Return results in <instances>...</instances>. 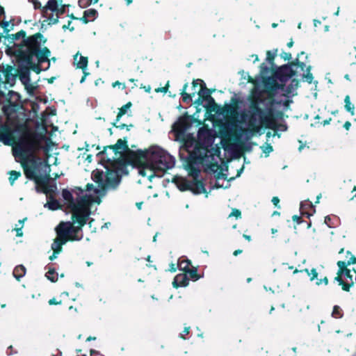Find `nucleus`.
I'll return each mask as SVG.
<instances>
[{"label": "nucleus", "mask_w": 356, "mask_h": 356, "mask_svg": "<svg viewBox=\"0 0 356 356\" xmlns=\"http://www.w3.org/2000/svg\"><path fill=\"white\" fill-rule=\"evenodd\" d=\"M191 191L195 194H201L206 193L205 185L202 180L195 179L192 182V189Z\"/></svg>", "instance_id": "24"}, {"label": "nucleus", "mask_w": 356, "mask_h": 356, "mask_svg": "<svg viewBox=\"0 0 356 356\" xmlns=\"http://www.w3.org/2000/svg\"><path fill=\"white\" fill-rule=\"evenodd\" d=\"M182 270H184L185 273H187V279H188V281L191 280L195 282L201 277V276L197 273L196 268L191 269L190 268H188V265H185L182 268Z\"/></svg>", "instance_id": "23"}, {"label": "nucleus", "mask_w": 356, "mask_h": 356, "mask_svg": "<svg viewBox=\"0 0 356 356\" xmlns=\"http://www.w3.org/2000/svg\"><path fill=\"white\" fill-rule=\"evenodd\" d=\"M26 271V268L23 265H18L14 268L13 274L15 279L19 281L20 278L25 275Z\"/></svg>", "instance_id": "31"}, {"label": "nucleus", "mask_w": 356, "mask_h": 356, "mask_svg": "<svg viewBox=\"0 0 356 356\" xmlns=\"http://www.w3.org/2000/svg\"><path fill=\"white\" fill-rule=\"evenodd\" d=\"M192 165L193 164L188 163V165L190 167V175L193 177L194 181H195V179H197L200 170L197 168L193 167Z\"/></svg>", "instance_id": "46"}, {"label": "nucleus", "mask_w": 356, "mask_h": 356, "mask_svg": "<svg viewBox=\"0 0 356 356\" xmlns=\"http://www.w3.org/2000/svg\"><path fill=\"white\" fill-rule=\"evenodd\" d=\"M192 125V118L187 113L181 116L173 125V131L177 136L184 135Z\"/></svg>", "instance_id": "14"}, {"label": "nucleus", "mask_w": 356, "mask_h": 356, "mask_svg": "<svg viewBox=\"0 0 356 356\" xmlns=\"http://www.w3.org/2000/svg\"><path fill=\"white\" fill-rule=\"evenodd\" d=\"M62 301V299L57 300L56 298H52L49 300V305H57L61 303Z\"/></svg>", "instance_id": "64"}, {"label": "nucleus", "mask_w": 356, "mask_h": 356, "mask_svg": "<svg viewBox=\"0 0 356 356\" xmlns=\"http://www.w3.org/2000/svg\"><path fill=\"white\" fill-rule=\"evenodd\" d=\"M69 6V4H63V0H48L44 10H49L51 13L48 14L47 19L44 22H47L50 26L58 24L60 16L66 13V8Z\"/></svg>", "instance_id": "8"}, {"label": "nucleus", "mask_w": 356, "mask_h": 356, "mask_svg": "<svg viewBox=\"0 0 356 356\" xmlns=\"http://www.w3.org/2000/svg\"><path fill=\"white\" fill-rule=\"evenodd\" d=\"M88 57L81 56L79 60L76 63L77 68L81 69L83 71L86 70L88 66Z\"/></svg>", "instance_id": "38"}, {"label": "nucleus", "mask_w": 356, "mask_h": 356, "mask_svg": "<svg viewBox=\"0 0 356 356\" xmlns=\"http://www.w3.org/2000/svg\"><path fill=\"white\" fill-rule=\"evenodd\" d=\"M301 61L299 60V58L298 57L294 60L290 62L288 65H291V67H293V66L299 65Z\"/></svg>", "instance_id": "63"}, {"label": "nucleus", "mask_w": 356, "mask_h": 356, "mask_svg": "<svg viewBox=\"0 0 356 356\" xmlns=\"http://www.w3.org/2000/svg\"><path fill=\"white\" fill-rule=\"evenodd\" d=\"M132 106V103L131 102H127L126 104L122 106L119 108V111L117 114V121H120L121 118L125 115L127 112V110Z\"/></svg>", "instance_id": "35"}, {"label": "nucleus", "mask_w": 356, "mask_h": 356, "mask_svg": "<svg viewBox=\"0 0 356 356\" xmlns=\"http://www.w3.org/2000/svg\"><path fill=\"white\" fill-rule=\"evenodd\" d=\"M335 216L334 218H332L330 216H327L325 217L324 222L327 225V226L330 228L334 227L336 226L335 225Z\"/></svg>", "instance_id": "44"}, {"label": "nucleus", "mask_w": 356, "mask_h": 356, "mask_svg": "<svg viewBox=\"0 0 356 356\" xmlns=\"http://www.w3.org/2000/svg\"><path fill=\"white\" fill-rule=\"evenodd\" d=\"M168 88H169V81L167 82V83L165 84V86L164 87L158 88L155 89V91L156 92H161L165 93V92H167Z\"/></svg>", "instance_id": "54"}, {"label": "nucleus", "mask_w": 356, "mask_h": 356, "mask_svg": "<svg viewBox=\"0 0 356 356\" xmlns=\"http://www.w3.org/2000/svg\"><path fill=\"white\" fill-rule=\"evenodd\" d=\"M149 170L154 173L161 172L162 175L175 166L173 156L158 147H151L149 152Z\"/></svg>", "instance_id": "5"}, {"label": "nucleus", "mask_w": 356, "mask_h": 356, "mask_svg": "<svg viewBox=\"0 0 356 356\" xmlns=\"http://www.w3.org/2000/svg\"><path fill=\"white\" fill-rule=\"evenodd\" d=\"M134 125L132 124H124V123H122V124H120L118 126V129H122L124 128H126V129L127 131H129L130 130V128L131 127H133Z\"/></svg>", "instance_id": "58"}, {"label": "nucleus", "mask_w": 356, "mask_h": 356, "mask_svg": "<svg viewBox=\"0 0 356 356\" xmlns=\"http://www.w3.org/2000/svg\"><path fill=\"white\" fill-rule=\"evenodd\" d=\"M277 55V49H275L273 50V51H266V60L270 63L271 65V67H274V60L275 58Z\"/></svg>", "instance_id": "36"}, {"label": "nucleus", "mask_w": 356, "mask_h": 356, "mask_svg": "<svg viewBox=\"0 0 356 356\" xmlns=\"http://www.w3.org/2000/svg\"><path fill=\"white\" fill-rule=\"evenodd\" d=\"M21 165L25 177L29 180L34 181L37 192H42L47 195L48 197H54L57 190V186L56 184H49V182L51 179L49 174L42 175L37 173L38 163L35 160L31 159L29 163L27 161H22Z\"/></svg>", "instance_id": "3"}, {"label": "nucleus", "mask_w": 356, "mask_h": 356, "mask_svg": "<svg viewBox=\"0 0 356 356\" xmlns=\"http://www.w3.org/2000/svg\"><path fill=\"white\" fill-rule=\"evenodd\" d=\"M222 147L227 149L229 146H232V141L237 142L240 140L241 134L236 130L226 129L220 131Z\"/></svg>", "instance_id": "16"}, {"label": "nucleus", "mask_w": 356, "mask_h": 356, "mask_svg": "<svg viewBox=\"0 0 356 356\" xmlns=\"http://www.w3.org/2000/svg\"><path fill=\"white\" fill-rule=\"evenodd\" d=\"M72 24V21H68L67 24H64L62 27V29L65 31L66 29H69L70 31H73L74 30V26H70Z\"/></svg>", "instance_id": "59"}, {"label": "nucleus", "mask_w": 356, "mask_h": 356, "mask_svg": "<svg viewBox=\"0 0 356 356\" xmlns=\"http://www.w3.org/2000/svg\"><path fill=\"white\" fill-rule=\"evenodd\" d=\"M296 74V72L288 64L279 67L273 73L274 77L282 83Z\"/></svg>", "instance_id": "17"}, {"label": "nucleus", "mask_w": 356, "mask_h": 356, "mask_svg": "<svg viewBox=\"0 0 356 356\" xmlns=\"http://www.w3.org/2000/svg\"><path fill=\"white\" fill-rule=\"evenodd\" d=\"M115 145H107V146H105L104 147V149L101 152H99L98 154H97V156H99L101 155L102 156V160L103 162L106 163V156H108L107 152H106V149H112L114 152H115V154L116 155L117 154L120 153V152L118 151V149L115 147Z\"/></svg>", "instance_id": "32"}, {"label": "nucleus", "mask_w": 356, "mask_h": 356, "mask_svg": "<svg viewBox=\"0 0 356 356\" xmlns=\"http://www.w3.org/2000/svg\"><path fill=\"white\" fill-rule=\"evenodd\" d=\"M196 92H193L192 93H187L186 92H180V95L182 97V101L184 103L189 104L192 102L193 97L195 96Z\"/></svg>", "instance_id": "42"}, {"label": "nucleus", "mask_w": 356, "mask_h": 356, "mask_svg": "<svg viewBox=\"0 0 356 356\" xmlns=\"http://www.w3.org/2000/svg\"><path fill=\"white\" fill-rule=\"evenodd\" d=\"M10 177L8 178L10 185H13L15 181L21 176V172L16 170H10L8 172Z\"/></svg>", "instance_id": "40"}, {"label": "nucleus", "mask_w": 356, "mask_h": 356, "mask_svg": "<svg viewBox=\"0 0 356 356\" xmlns=\"http://www.w3.org/2000/svg\"><path fill=\"white\" fill-rule=\"evenodd\" d=\"M105 168L106 171L104 179V192L109 187L115 188L120 181V176L118 174V170H114L111 166Z\"/></svg>", "instance_id": "15"}, {"label": "nucleus", "mask_w": 356, "mask_h": 356, "mask_svg": "<svg viewBox=\"0 0 356 356\" xmlns=\"http://www.w3.org/2000/svg\"><path fill=\"white\" fill-rule=\"evenodd\" d=\"M222 111L220 113L234 114L236 113V106L230 104H225V106L222 108Z\"/></svg>", "instance_id": "43"}, {"label": "nucleus", "mask_w": 356, "mask_h": 356, "mask_svg": "<svg viewBox=\"0 0 356 356\" xmlns=\"http://www.w3.org/2000/svg\"><path fill=\"white\" fill-rule=\"evenodd\" d=\"M106 163L114 170H118V174H128L127 165H129L127 161L126 156L124 159H117L115 156H106Z\"/></svg>", "instance_id": "13"}, {"label": "nucleus", "mask_w": 356, "mask_h": 356, "mask_svg": "<svg viewBox=\"0 0 356 356\" xmlns=\"http://www.w3.org/2000/svg\"><path fill=\"white\" fill-rule=\"evenodd\" d=\"M49 198V201L47 202V204L49 209L54 211L60 208V204L57 200L54 198V197Z\"/></svg>", "instance_id": "39"}, {"label": "nucleus", "mask_w": 356, "mask_h": 356, "mask_svg": "<svg viewBox=\"0 0 356 356\" xmlns=\"http://www.w3.org/2000/svg\"><path fill=\"white\" fill-rule=\"evenodd\" d=\"M74 225L73 222H70V221L60 222L56 228V231L58 233L60 238L65 236L68 238L76 237L79 238L76 241H81L83 237L81 232L84 225L77 224L75 226Z\"/></svg>", "instance_id": "10"}, {"label": "nucleus", "mask_w": 356, "mask_h": 356, "mask_svg": "<svg viewBox=\"0 0 356 356\" xmlns=\"http://www.w3.org/2000/svg\"><path fill=\"white\" fill-rule=\"evenodd\" d=\"M322 283H323L325 285H327L328 284V279L327 277H324L323 278L319 279L316 282L317 285H320Z\"/></svg>", "instance_id": "60"}, {"label": "nucleus", "mask_w": 356, "mask_h": 356, "mask_svg": "<svg viewBox=\"0 0 356 356\" xmlns=\"http://www.w3.org/2000/svg\"><path fill=\"white\" fill-rule=\"evenodd\" d=\"M280 56L282 58H283L284 60H289L291 58V54L289 52H282L280 54Z\"/></svg>", "instance_id": "57"}, {"label": "nucleus", "mask_w": 356, "mask_h": 356, "mask_svg": "<svg viewBox=\"0 0 356 356\" xmlns=\"http://www.w3.org/2000/svg\"><path fill=\"white\" fill-rule=\"evenodd\" d=\"M56 233H57V237L54 240V242L52 244V247L54 246V248H60V251L62 250V245L65 244L67 241H74V240L79 239L76 237L68 238L67 236H65V237L60 238L58 233V232H56Z\"/></svg>", "instance_id": "25"}, {"label": "nucleus", "mask_w": 356, "mask_h": 356, "mask_svg": "<svg viewBox=\"0 0 356 356\" xmlns=\"http://www.w3.org/2000/svg\"><path fill=\"white\" fill-rule=\"evenodd\" d=\"M0 140L6 145H10L15 142L13 131L9 126L6 124L1 125Z\"/></svg>", "instance_id": "18"}, {"label": "nucleus", "mask_w": 356, "mask_h": 356, "mask_svg": "<svg viewBox=\"0 0 356 356\" xmlns=\"http://www.w3.org/2000/svg\"><path fill=\"white\" fill-rule=\"evenodd\" d=\"M52 250H54L53 254L49 257V259L50 261H53L54 259L56 258V254L60 253V248H54V246L51 247Z\"/></svg>", "instance_id": "52"}, {"label": "nucleus", "mask_w": 356, "mask_h": 356, "mask_svg": "<svg viewBox=\"0 0 356 356\" xmlns=\"http://www.w3.org/2000/svg\"><path fill=\"white\" fill-rule=\"evenodd\" d=\"M92 179L96 182L99 187V189H95V193L98 194L100 192L104 193V172L102 170H96L92 173Z\"/></svg>", "instance_id": "19"}, {"label": "nucleus", "mask_w": 356, "mask_h": 356, "mask_svg": "<svg viewBox=\"0 0 356 356\" xmlns=\"http://www.w3.org/2000/svg\"><path fill=\"white\" fill-rule=\"evenodd\" d=\"M98 16V12L94 8L86 10L83 15L79 18L83 24H88L90 22L94 21Z\"/></svg>", "instance_id": "20"}, {"label": "nucleus", "mask_w": 356, "mask_h": 356, "mask_svg": "<svg viewBox=\"0 0 356 356\" xmlns=\"http://www.w3.org/2000/svg\"><path fill=\"white\" fill-rule=\"evenodd\" d=\"M188 284V279H187V273L184 272L177 275L172 282L175 288L185 287Z\"/></svg>", "instance_id": "21"}, {"label": "nucleus", "mask_w": 356, "mask_h": 356, "mask_svg": "<svg viewBox=\"0 0 356 356\" xmlns=\"http://www.w3.org/2000/svg\"><path fill=\"white\" fill-rule=\"evenodd\" d=\"M241 216V212L240 210L237 209H233L231 213L229 215V217L234 216L236 218H240Z\"/></svg>", "instance_id": "53"}, {"label": "nucleus", "mask_w": 356, "mask_h": 356, "mask_svg": "<svg viewBox=\"0 0 356 356\" xmlns=\"http://www.w3.org/2000/svg\"><path fill=\"white\" fill-rule=\"evenodd\" d=\"M311 66H309L307 68V73L304 74V77L305 78L306 81L309 83H311L313 81L314 76L312 73H310Z\"/></svg>", "instance_id": "48"}, {"label": "nucleus", "mask_w": 356, "mask_h": 356, "mask_svg": "<svg viewBox=\"0 0 356 356\" xmlns=\"http://www.w3.org/2000/svg\"><path fill=\"white\" fill-rule=\"evenodd\" d=\"M354 264H356V257L355 256H352L346 261H338L337 263L339 269L337 276L334 277V281L341 286V289H350L355 284L353 275L351 274L350 270L348 268V266Z\"/></svg>", "instance_id": "7"}, {"label": "nucleus", "mask_w": 356, "mask_h": 356, "mask_svg": "<svg viewBox=\"0 0 356 356\" xmlns=\"http://www.w3.org/2000/svg\"><path fill=\"white\" fill-rule=\"evenodd\" d=\"M261 73V74H268L270 71V68L265 65V63H261L260 65Z\"/></svg>", "instance_id": "55"}, {"label": "nucleus", "mask_w": 356, "mask_h": 356, "mask_svg": "<svg viewBox=\"0 0 356 356\" xmlns=\"http://www.w3.org/2000/svg\"><path fill=\"white\" fill-rule=\"evenodd\" d=\"M150 147L136 151L130 149L125 154L128 163L133 167L149 168Z\"/></svg>", "instance_id": "9"}, {"label": "nucleus", "mask_w": 356, "mask_h": 356, "mask_svg": "<svg viewBox=\"0 0 356 356\" xmlns=\"http://www.w3.org/2000/svg\"><path fill=\"white\" fill-rule=\"evenodd\" d=\"M179 265L180 266V268L182 270V268L185 265H188V268H189V266L191 265V260L187 259H184V260L180 261Z\"/></svg>", "instance_id": "56"}, {"label": "nucleus", "mask_w": 356, "mask_h": 356, "mask_svg": "<svg viewBox=\"0 0 356 356\" xmlns=\"http://www.w3.org/2000/svg\"><path fill=\"white\" fill-rule=\"evenodd\" d=\"M47 41V38L40 32L31 35L18 49V61L25 63L29 70H32L38 74L42 70L40 65L43 63H48L47 67L44 70H48L50 66L49 58L51 51L44 46Z\"/></svg>", "instance_id": "2"}, {"label": "nucleus", "mask_w": 356, "mask_h": 356, "mask_svg": "<svg viewBox=\"0 0 356 356\" xmlns=\"http://www.w3.org/2000/svg\"><path fill=\"white\" fill-rule=\"evenodd\" d=\"M205 88H207L205 83L203 80H200V89L197 93L198 96H201L202 98L206 101L209 99L207 96L210 95V92H208L207 90H205Z\"/></svg>", "instance_id": "37"}, {"label": "nucleus", "mask_w": 356, "mask_h": 356, "mask_svg": "<svg viewBox=\"0 0 356 356\" xmlns=\"http://www.w3.org/2000/svg\"><path fill=\"white\" fill-rule=\"evenodd\" d=\"M115 147L118 149V152H120V150L122 149L124 152L125 154H127V152L130 150V148L129 147L127 144V137H124L123 139H118L117 140V143H115Z\"/></svg>", "instance_id": "28"}, {"label": "nucleus", "mask_w": 356, "mask_h": 356, "mask_svg": "<svg viewBox=\"0 0 356 356\" xmlns=\"http://www.w3.org/2000/svg\"><path fill=\"white\" fill-rule=\"evenodd\" d=\"M220 166L218 164L217 162H215V163H210L209 165H208V169L212 172H217V170L219 169Z\"/></svg>", "instance_id": "51"}, {"label": "nucleus", "mask_w": 356, "mask_h": 356, "mask_svg": "<svg viewBox=\"0 0 356 356\" xmlns=\"http://www.w3.org/2000/svg\"><path fill=\"white\" fill-rule=\"evenodd\" d=\"M19 79L23 84L31 81L30 72L27 66L21 68L19 71Z\"/></svg>", "instance_id": "29"}, {"label": "nucleus", "mask_w": 356, "mask_h": 356, "mask_svg": "<svg viewBox=\"0 0 356 356\" xmlns=\"http://www.w3.org/2000/svg\"><path fill=\"white\" fill-rule=\"evenodd\" d=\"M93 3V0H79L78 4L81 8H86Z\"/></svg>", "instance_id": "47"}, {"label": "nucleus", "mask_w": 356, "mask_h": 356, "mask_svg": "<svg viewBox=\"0 0 356 356\" xmlns=\"http://www.w3.org/2000/svg\"><path fill=\"white\" fill-rule=\"evenodd\" d=\"M44 136L35 131L25 129L15 146V151L22 157H27L41 147Z\"/></svg>", "instance_id": "4"}, {"label": "nucleus", "mask_w": 356, "mask_h": 356, "mask_svg": "<svg viewBox=\"0 0 356 356\" xmlns=\"http://www.w3.org/2000/svg\"><path fill=\"white\" fill-rule=\"evenodd\" d=\"M25 89L27 90V92L29 94H33L34 91L36 89V87L33 86V84L31 83L30 82H27L26 83L24 84Z\"/></svg>", "instance_id": "49"}, {"label": "nucleus", "mask_w": 356, "mask_h": 356, "mask_svg": "<svg viewBox=\"0 0 356 356\" xmlns=\"http://www.w3.org/2000/svg\"><path fill=\"white\" fill-rule=\"evenodd\" d=\"M92 200L90 197L83 196L76 200V206L70 209L72 216V221L73 224H79L80 225H85L89 220L90 216V204Z\"/></svg>", "instance_id": "6"}, {"label": "nucleus", "mask_w": 356, "mask_h": 356, "mask_svg": "<svg viewBox=\"0 0 356 356\" xmlns=\"http://www.w3.org/2000/svg\"><path fill=\"white\" fill-rule=\"evenodd\" d=\"M303 270L305 271L309 275H310L308 269L305 268ZM311 275H312V277H310V280L312 281L315 279H316L318 280V279H317L318 278V273L315 268H312L311 270Z\"/></svg>", "instance_id": "50"}, {"label": "nucleus", "mask_w": 356, "mask_h": 356, "mask_svg": "<svg viewBox=\"0 0 356 356\" xmlns=\"http://www.w3.org/2000/svg\"><path fill=\"white\" fill-rule=\"evenodd\" d=\"M332 316L335 318H340L343 316L342 311L339 306L334 307Z\"/></svg>", "instance_id": "45"}, {"label": "nucleus", "mask_w": 356, "mask_h": 356, "mask_svg": "<svg viewBox=\"0 0 356 356\" xmlns=\"http://www.w3.org/2000/svg\"><path fill=\"white\" fill-rule=\"evenodd\" d=\"M272 202L273 204L277 208H280V206L279 205L280 203V199L278 197L275 196L272 198Z\"/></svg>", "instance_id": "62"}, {"label": "nucleus", "mask_w": 356, "mask_h": 356, "mask_svg": "<svg viewBox=\"0 0 356 356\" xmlns=\"http://www.w3.org/2000/svg\"><path fill=\"white\" fill-rule=\"evenodd\" d=\"M29 2L31 3L33 5V8L35 10L38 9L40 10V13L43 17L47 19L49 10H44V6H42L41 3L38 0H29Z\"/></svg>", "instance_id": "30"}, {"label": "nucleus", "mask_w": 356, "mask_h": 356, "mask_svg": "<svg viewBox=\"0 0 356 356\" xmlns=\"http://www.w3.org/2000/svg\"><path fill=\"white\" fill-rule=\"evenodd\" d=\"M31 35L26 36V32L24 30H20L14 34H8L6 38L8 40L9 44L8 51L17 58V51L20 46Z\"/></svg>", "instance_id": "12"}, {"label": "nucleus", "mask_w": 356, "mask_h": 356, "mask_svg": "<svg viewBox=\"0 0 356 356\" xmlns=\"http://www.w3.org/2000/svg\"><path fill=\"white\" fill-rule=\"evenodd\" d=\"M62 196L67 202V208L70 209L76 206V201L75 202L72 193L67 189H63L62 191Z\"/></svg>", "instance_id": "26"}, {"label": "nucleus", "mask_w": 356, "mask_h": 356, "mask_svg": "<svg viewBox=\"0 0 356 356\" xmlns=\"http://www.w3.org/2000/svg\"><path fill=\"white\" fill-rule=\"evenodd\" d=\"M264 86L267 97H264L261 92H255L249 97L247 113L241 115L243 121H247L248 128L241 129L242 134L252 135L258 133L261 127L273 129L276 125V118L282 115V112H275L274 106L281 104L275 98V92L280 88V85L273 77L264 79Z\"/></svg>", "instance_id": "1"}, {"label": "nucleus", "mask_w": 356, "mask_h": 356, "mask_svg": "<svg viewBox=\"0 0 356 356\" xmlns=\"http://www.w3.org/2000/svg\"><path fill=\"white\" fill-rule=\"evenodd\" d=\"M46 277L52 282H55L58 280V274L56 273L54 268H50L46 273Z\"/></svg>", "instance_id": "41"}, {"label": "nucleus", "mask_w": 356, "mask_h": 356, "mask_svg": "<svg viewBox=\"0 0 356 356\" xmlns=\"http://www.w3.org/2000/svg\"><path fill=\"white\" fill-rule=\"evenodd\" d=\"M13 67L11 66H7L6 69H1L3 80L5 84L10 83L11 81L15 79V76L12 73Z\"/></svg>", "instance_id": "27"}, {"label": "nucleus", "mask_w": 356, "mask_h": 356, "mask_svg": "<svg viewBox=\"0 0 356 356\" xmlns=\"http://www.w3.org/2000/svg\"><path fill=\"white\" fill-rule=\"evenodd\" d=\"M209 99L206 100L207 104L204 106L207 113L216 112L218 113L220 106L216 103L215 99L211 95H207Z\"/></svg>", "instance_id": "22"}, {"label": "nucleus", "mask_w": 356, "mask_h": 356, "mask_svg": "<svg viewBox=\"0 0 356 356\" xmlns=\"http://www.w3.org/2000/svg\"><path fill=\"white\" fill-rule=\"evenodd\" d=\"M292 220L294 221V222H296L297 224H300L303 222L302 219V217L301 216H297V215H294L292 216Z\"/></svg>", "instance_id": "61"}, {"label": "nucleus", "mask_w": 356, "mask_h": 356, "mask_svg": "<svg viewBox=\"0 0 356 356\" xmlns=\"http://www.w3.org/2000/svg\"><path fill=\"white\" fill-rule=\"evenodd\" d=\"M344 108L346 111L350 113L351 115H355V106L351 103L350 97L346 95L344 98Z\"/></svg>", "instance_id": "34"}, {"label": "nucleus", "mask_w": 356, "mask_h": 356, "mask_svg": "<svg viewBox=\"0 0 356 356\" xmlns=\"http://www.w3.org/2000/svg\"><path fill=\"white\" fill-rule=\"evenodd\" d=\"M193 144L194 139L191 136H187L186 138L184 139V144L181 149L189 153L188 163L191 164L202 163L205 156L199 149H195L191 152L190 149L193 147Z\"/></svg>", "instance_id": "11"}, {"label": "nucleus", "mask_w": 356, "mask_h": 356, "mask_svg": "<svg viewBox=\"0 0 356 356\" xmlns=\"http://www.w3.org/2000/svg\"><path fill=\"white\" fill-rule=\"evenodd\" d=\"M192 182L193 181H189L186 179H181L177 184L180 191H186L192 189Z\"/></svg>", "instance_id": "33"}]
</instances>
